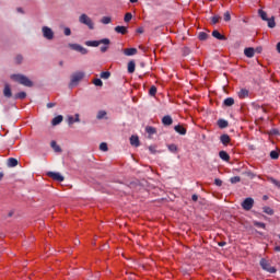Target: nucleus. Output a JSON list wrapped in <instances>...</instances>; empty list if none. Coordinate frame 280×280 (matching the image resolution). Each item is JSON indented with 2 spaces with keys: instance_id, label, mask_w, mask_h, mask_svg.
<instances>
[{
  "instance_id": "obj_45",
  "label": "nucleus",
  "mask_w": 280,
  "mask_h": 280,
  "mask_svg": "<svg viewBox=\"0 0 280 280\" xmlns=\"http://www.w3.org/2000/svg\"><path fill=\"white\" fill-rule=\"evenodd\" d=\"M270 158L273 159V160L279 159V152H277V151H271V152H270Z\"/></svg>"
},
{
  "instance_id": "obj_1",
  "label": "nucleus",
  "mask_w": 280,
  "mask_h": 280,
  "mask_svg": "<svg viewBox=\"0 0 280 280\" xmlns=\"http://www.w3.org/2000/svg\"><path fill=\"white\" fill-rule=\"evenodd\" d=\"M11 79H13L14 82H19V84H22L23 86L32 88L34 86V83L30 78L23 74H12Z\"/></svg>"
},
{
  "instance_id": "obj_37",
  "label": "nucleus",
  "mask_w": 280,
  "mask_h": 280,
  "mask_svg": "<svg viewBox=\"0 0 280 280\" xmlns=\"http://www.w3.org/2000/svg\"><path fill=\"white\" fill-rule=\"evenodd\" d=\"M268 27L272 28L276 27L277 23L275 22V18L268 19Z\"/></svg>"
},
{
  "instance_id": "obj_25",
  "label": "nucleus",
  "mask_w": 280,
  "mask_h": 280,
  "mask_svg": "<svg viewBox=\"0 0 280 280\" xmlns=\"http://www.w3.org/2000/svg\"><path fill=\"white\" fill-rule=\"evenodd\" d=\"M218 126H219V128H228L229 127V121H226L224 119H219L218 120Z\"/></svg>"
},
{
  "instance_id": "obj_41",
  "label": "nucleus",
  "mask_w": 280,
  "mask_h": 280,
  "mask_svg": "<svg viewBox=\"0 0 280 280\" xmlns=\"http://www.w3.org/2000/svg\"><path fill=\"white\" fill-rule=\"evenodd\" d=\"M101 78L103 80H108V78H110V72H108V71L102 72Z\"/></svg>"
},
{
  "instance_id": "obj_60",
  "label": "nucleus",
  "mask_w": 280,
  "mask_h": 280,
  "mask_svg": "<svg viewBox=\"0 0 280 280\" xmlns=\"http://www.w3.org/2000/svg\"><path fill=\"white\" fill-rule=\"evenodd\" d=\"M18 12H23V9L19 8V9H18Z\"/></svg>"
},
{
  "instance_id": "obj_57",
  "label": "nucleus",
  "mask_w": 280,
  "mask_h": 280,
  "mask_svg": "<svg viewBox=\"0 0 280 280\" xmlns=\"http://www.w3.org/2000/svg\"><path fill=\"white\" fill-rule=\"evenodd\" d=\"M139 34H143V28H138Z\"/></svg>"
},
{
  "instance_id": "obj_47",
  "label": "nucleus",
  "mask_w": 280,
  "mask_h": 280,
  "mask_svg": "<svg viewBox=\"0 0 280 280\" xmlns=\"http://www.w3.org/2000/svg\"><path fill=\"white\" fill-rule=\"evenodd\" d=\"M214 185H217V187H222V179L215 178L214 179Z\"/></svg>"
},
{
  "instance_id": "obj_59",
  "label": "nucleus",
  "mask_w": 280,
  "mask_h": 280,
  "mask_svg": "<svg viewBox=\"0 0 280 280\" xmlns=\"http://www.w3.org/2000/svg\"><path fill=\"white\" fill-rule=\"evenodd\" d=\"M3 178V173H0V180Z\"/></svg>"
},
{
  "instance_id": "obj_11",
  "label": "nucleus",
  "mask_w": 280,
  "mask_h": 280,
  "mask_svg": "<svg viewBox=\"0 0 280 280\" xmlns=\"http://www.w3.org/2000/svg\"><path fill=\"white\" fill-rule=\"evenodd\" d=\"M163 126H172L174 124V119H172V116L166 115L162 118Z\"/></svg>"
},
{
  "instance_id": "obj_28",
  "label": "nucleus",
  "mask_w": 280,
  "mask_h": 280,
  "mask_svg": "<svg viewBox=\"0 0 280 280\" xmlns=\"http://www.w3.org/2000/svg\"><path fill=\"white\" fill-rule=\"evenodd\" d=\"M50 145H51L52 150H55V152H62V149H60V145H58V143H56V141H51Z\"/></svg>"
},
{
  "instance_id": "obj_26",
  "label": "nucleus",
  "mask_w": 280,
  "mask_h": 280,
  "mask_svg": "<svg viewBox=\"0 0 280 280\" xmlns=\"http://www.w3.org/2000/svg\"><path fill=\"white\" fill-rule=\"evenodd\" d=\"M258 14L262 21H268V14L264 10H258Z\"/></svg>"
},
{
  "instance_id": "obj_35",
  "label": "nucleus",
  "mask_w": 280,
  "mask_h": 280,
  "mask_svg": "<svg viewBox=\"0 0 280 280\" xmlns=\"http://www.w3.org/2000/svg\"><path fill=\"white\" fill-rule=\"evenodd\" d=\"M198 38L199 40H207V38H209V35L205 32H200Z\"/></svg>"
},
{
  "instance_id": "obj_30",
  "label": "nucleus",
  "mask_w": 280,
  "mask_h": 280,
  "mask_svg": "<svg viewBox=\"0 0 280 280\" xmlns=\"http://www.w3.org/2000/svg\"><path fill=\"white\" fill-rule=\"evenodd\" d=\"M136 69V63L135 61H129L128 62V73H132Z\"/></svg>"
},
{
  "instance_id": "obj_33",
  "label": "nucleus",
  "mask_w": 280,
  "mask_h": 280,
  "mask_svg": "<svg viewBox=\"0 0 280 280\" xmlns=\"http://www.w3.org/2000/svg\"><path fill=\"white\" fill-rule=\"evenodd\" d=\"M242 180L241 176H234L230 178V183H232V185H235L237 183H240Z\"/></svg>"
},
{
  "instance_id": "obj_53",
  "label": "nucleus",
  "mask_w": 280,
  "mask_h": 280,
  "mask_svg": "<svg viewBox=\"0 0 280 280\" xmlns=\"http://www.w3.org/2000/svg\"><path fill=\"white\" fill-rule=\"evenodd\" d=\"M54 106H56V103H48L47 104V108H54Z\"/></svg>"
},
{
  "instance_id": "obj_58",
  "label": "nucleus",
  "mask_w": 280,
  "mask_h": 280,
  "mask_svg": "<svg viewBox=\"0 0 280 280\" xmlns=\"http://www.w3.org/2000/svg\"><path fill=\"white\" fill-rule=\"evenodd\" d=\"M130 1V3H137V1H139V0H129Z\"/></svg>"
},
{
  "instance_id": "obj_20",
  "label": "nucleus",
  "mask_w": 280,
  "mask_h": 280,
  "mask_svg": "<svg viewBox=\"0 0 280 280\" xmlns=\"http://www.w3.org/2000/svg\"><path fill=\"white\" fill-rule=\"evenodd\" d=\"M174 130L177 131L178 135H187V129L180 125L175 126Z\"/></svg>"
},
{
  "instance_id": "obj_27",
  "label": "nucleus",
  "mask_w": 280,
  "mask_h": 280,
  "mask_svg": "<svg viewBox=\"0 0 280 280\" xmlns=\"http://www.w3.org/2000/svg\"><path fill=\"white\" fill-rule=\"evenodd\" d=\"M27 97V94L25 92H19L14 95V100H25Z\"/></svg>"
},
{
  "instance_id": "obj_9",
  "label": "nucleus",
  "mask_w": 280,
  "mask_h": 280,
  "mask_svg": "<svg viewBox=\"0 0 280 280\" xmlns=\"http://www.w3.org/2000/svg\"><path fill=\"white\" fill-rule=\"evenodd\" d=\"M47 176L52 178V180H57V183H62V180H65V177L60 173L48 172Z\"/></svg>"
},
{
  "instance_id": "obj_15",
  "label": "nucleus",
  "mask_w": 280,
  "mask_h": 280,
  "mask_svg": "<svg viewBox=\"0 0 280 280\" xmlns=\"http://www.w3.org/2000/svg\"><path fill=\"white\" fill-rule=\"evenodd\" d=\"M219 156L222 161H226V162L231 161V155H229L226 151H220Z\"/></svg>"
},
{
  "instance_id": "obj_31",
  "label": "nucleus",
  "mask_w": 280,
  "mask_h": 280,
  "mask_svg": "<svg viewBox=\"0 0 280 280\" xmlns=\"http://www.w3.org/2000/svg\"><path fill=\"white\" fill-rule=\"evenodd\" d=\"M269 183H272L278 189H280V182L275 179V177H268Z\"/></svg>"
},
{
  "instance_id": "obj_46",
  "label": "nucleus",
  "mask_w": 280,
  "mask_h": 280,
  "mask_svg": "<svg viewBox=\"0 0 280 280\" xmlns=\"http://www.w3.org/2000/svg\"><path fill=\"white\" fill-rule=\"evenodd\" d=\"M149 152H151V154H156V147L155 145L149 147Z\"/></svg>"
},
{
  "instance_id": "obj_38",
  "label": "nucleus",
  "mask_w": 280,
  "mask_h": 280,
  "mask_svg": "<svg viewBox=\"0 0 280 280\" xmlns=\"http://www.w3.org/2000/svg\"><path fill=\"white\" fill-rule=\"evenodd\" d=\"M124 21L125 23H130V21H132V13H126Z\"/></svg>"
},
{
  "instance_id": "obj_40",
  "label": "nucleus",
  "mask_w": 280,
  "mask_h": 280,
  "mask_svg": "<svg viewBox=\"0 0 280 280\" xmlns=\"http://www.w3.org/2000/svg\"><path fill=\"white\" fill-rule=\"evenodd\" d=\"M149 95H151V97H154V95H156V86L152 85L150 88Z\"/></svg>"
},
{
  "instance_id": "obj_12",
  "label": "nucleus",
  "mask_w": 280,
  "mask_h": 280,
  "mask_svg": "<svg viewBox=\"0 0 280 280\" xmlns=\"http://www.w3.org/2000/svg\"><path fill=\"white\" fill-rule=\"evenodd\" d=\"M114 30L116 34H122V35L128 34V27L126 26H116Z\"/></svg>"
},
{
  "instance_id": "obj_29",
  "label": "nucleus",
  "mask_w": 280,
  "mask_h": 280,
  "mask_svg": "<svg viewBox=\"0 0 280 280\" xmlns=\"http://www.w3.org/2000/svg\"><path fill=\"white\" fill-rule=\"evenodd\" d=\"M233 104H235V100L233 97H228L224 100L225 106H233Z\"/></svg>"
},
{
  "instance_id": "obj_6",
  "label": "nucleus",
  "mask_w": 280,
  "mask_h": 280,
  "mask_svg": "<svg viewBox=\"0 0 280 280\" xmlns=\"http://www.w3.org/2000/svg\"><path fill=\"white\" fill-rule=\"evenodd\" d=\"M68 47H70V49H72L73 51L82 54V56H86V54H89V50L80 44H69Z\"/></svg>"
},
{
  "instance_id": "obj_7",
  "label": "nucleus",
  "mask_w": 280,
  "mask_h": 280,
  "mask_svg": "<svg viewBox=\"0 0 280 280\" xmlns=\"http://www.w3.org/2000/svg\"><path fill=\"white\" fill-rule=\"evenodd\" d=\"M42 32L44 38L47 40H54V31L49 26H43Z\"/></svg>"
},
{
  "instance_id": "obj_43",
  "label": "nucleus",
  "mask_w": 280,
  "mask_h": 280,
  "mask_svg": "<svg viewBox=\"0 0 280 280\" xmlns=\"http://www.w3.org/2000/svg\"><path fill=\"white\" fill-rule=\"evenodd\" d=\"M223 19L226 23H229V21H231V13L229 11H226L223 15Z\"/></svg>"
},
{
  "instance_id": "obj_21",
  "label": "nucleus",
  "mask_w": 280,
  "mask_h": 280,
  "mask_svg": "<svg viewBox=\"0 0 280 280\" xmlns=\"http://www.w3.org/2000/svg\"><path fill=\"white\" fill-rule=\"evenodd\" d=\"M16 165H19V160L14 158H10L8 160V167H16Z\"/></svg>"
},
{
  "instance_id": "obj_42",
  "label": "nucleus",
  "mask_w": 280,
  "mask_h": 280,
  "mask_svg": "<svg viewBox=\"0 0 280 280\" xmlns=\"http://www.w3.org/2000/svg\"><path fill=\"white\" fill-rule=\"evenodd\" d=\"M96 117L97 119H104L106 117V110H100Z\"/></svg>"
},
{
  "instance_id": "obj_17",
  "label": "nucleus",
  "mask_w": 280,
  "mask_h": 280,
  "mask_svg": "<svg viewBox=\"0 0 280 280\" xmlns=\"http://www.w3.org/2000/svg\"><path fill=\"white\" fill-rule=\"evenodd\" d=\"M130 144L135 148H139V137L138 136H131L130 137Z\"/></svg>"
},
{
  "instance_id": "obj_18",
  "label": "nucleus",
  "mask_w": 280,
  "mask_h": 280,
  "mask_svg": "<svg viewBox=\"0 0 280 280\" xmlns=\"http://www.w3.org/2000/svg\"><path fill=\"white\" fill-rule=\"evenodd\" d=\"M213 38H217V40H226V36L221 35L218 31L212 32Z\"/></svg>"
},
{
  "instance_id": "obj_24",
  "label": "nucleus",
  "mask_w": 280,
  "mask_h": 280,
  "mask_svg": "<svg viewBox=\"0 0 280 280\" xmlns=\"http://www.w3.org/2000/svg\"><path fill=\"white\" fill-rule=\"evenodd\" d=\"M62 119H63L62 115L55 117L51 121L52 126H58L59 124H62Z\"/></svg>"
},
{
  "instance_id": "obj_44",
  "label": "nucleus",
  "mask_w": 280,
  "mask_h": 280,
  "mask_svg": "<svg viewBox=\"0 0 280 280\" xmlns=\"http://www.w3.org/2000/svg\"><path fill=\"white\" fill-rule=\"evenodd\" d=\"M220 16L219 15H214L212 16L211 21H212V24L215 25L217 23H220Z\"/></svg>"
},
{
  "instance_id": "obj_51",
  "label": "nucleus",
  "mask_w": 280,
  "mask_h": 280,
  "mask_svg": "<svg viewBox=\"0 0 280 280\" xmlns=\"http://www.w3.org/2000/svg\"><path fill=\"white\" fill-rule=\"evenodd\" d=\"M15 60L18 65H21L23 62V56L19 55Z\"/></svg>"
},
{
  "instance_id": "obj_48",
  "label": "nucleus",
  "mask_w": 280,
  "mask_h": 280,
  "mask_svg": "<svg viewBox=\"0 0 280 280\" xmlns=\"http://www.w3.org/2000/svg\"><path fill=\"white\" fill-rule=\"evenodd\" d=\"M255 226H258L259 229H266V223L262 222H256Z\"/></svg>"
},
{
  "instance_id": "obj_4",
  "label": "nucleus",
  "mask_w": 280,
  "mask_h": 280,
  "mask_svg": "<svg viewBox=\"0 0 280 280\" xmlns=\"http://www.w3.org/2000/svg\"><path fill=\"white\" fill-rule=\"evenodd\" d=\"M85 45H88V47H100V45H110V39L103 38L100 40H90L86 42Z\"/></svg>"
},
{
  "instance_id": "obj_56",
  "label": "nucleus",
  "mask_w": 280,
  "mask_h": 280,
  "mask_svg": "<svg viewBox=\"0 0 280 280\" xmlns=\"http://www.w3.org/2000/svg\"><path fill=\"white\" fill-rule=\"evenodd\" d=\"M275 250H276L277 253H280V246H276V247H275Z\"/></svg>"
},
{
  "instance_id": "obj_14",
  "label": "nucleus",
  "mask_w": 280,
  "mask_h": 280,
  "mask_svg": "<svg viewBox=\"0 0 280 280\" xmlns=\"http://www.w3.org/2000/svg\"><path fill=\"white\" fill-rule=\"evenodd\" d=\"M220 141L221 143H223V145H228L229 143H231V137L229 135H222L220 137Z\"/></svg>"
},
{
  "instance_id": "obj_52",
  "label": "nucleus",
  "mask_w": 280,
  "mask_h": 280,
  "mask_svg": "<svg viewBox=\"0 0 280 280\" xmlns=\"http://www.w3.org/2000/svg\"><path fill=\"white\" fill-rule=\"evenodd\" d=\"M191 200H192L194 202H198V195H192Z\"/></svg>"
},
{
  "instance_id": "obj_10",
  "label": "nucleus",
  "mask_w": 280,
  "mask_h": 280,
  "mask_svg": "<svg viewBox=\"0 0 280 280\" xmlns=\"http://www.w3.org/2000/svg\"><path fill=\"white\" fill-rule=\"evenodd\" d=\"M74 117L73 116H68L69 126H73V124L80 122V114H75Z\"/></svg>"
},
{
  "instance_id": "obj_2",
  "label": "nucleus",
  "mask_w": 280,
  "mask_h": 280,
  "mask_svg": "<svg viewBox=\"0 0 280 280\" xmlns=\"http://www.w3.org/2000/svg\"><path fill=\"white\" fill-rule=\"evenodd\" d=\"M84 71H77L74 73L71 74L70 77V89H73V86H78V84H80V82H82V80H84Z\"/></svg>"
},
{
  "instance_id": "obj_34",
  "label": "nucleus",
  "mask_w": 280,
  "mask_h": 280,
  "mask_svg": "<svg viewBox=\"0 0 280 280\" xmlns=\"http://www.w3.org/2000/svg\"><path fill=\"white\" fill-rule=\"evenodd\" d=\"M167 149L170 150V152H173V153L178 152V147L176 144H168Z\"/></svg>"
},
{
  "instance_id": "obj_23",
  "label": "nucleus",
  "mask_w": 280,
  "mask_h": 280,
  "mask_svg": "<svg viewBox=\"0 0 280 280\" xmlns=\"http://www.w3.org/2000/svg\"><path fill=\"white\" fill-rule=\"evenodd\" d=\"M4 97H12V90L10 89V85H5L3 90Z\"/></svg>"
},
{
  "instance_id": "obj_49",
  "label": "nucleus",
  "mask_w": 280,
  "mask_h": 280,
  "mask_svg": "<svg viewBox=\"0 0 280 280\" xmlns=\"http://www.w3.org/2000/svg\"><path fill=\"white\" fill-rule=\"evenodd\" d=\"M63 33H65V36H71V28L66 27V28L63 30Z\"/></svg>"
},
{
  "instance_id": "obj_5",
  "label": "nucleus",
  "mask_w": 280,
  "mask_h": 280,
  "mask_svg": "<svg viewBox=\"0 0 280 280\" xmlns=\"http://www.w3.org/2000/svg\"><path fill=\"white\" fill-rule=\"evenodd\" d=\"M260 266L262 268V270H266L267 272H270L271 275H275V272H277V269L272 266H270V262H268V260H266L265 258L260 259Z\"/></svg>"
},
{
  "instance_id": "obj_8",
  "label": "nucleus",
  "mask_w": 280,
  "mask_h": 280,
  "mask_svg": "<svg viewBox=\"0 0 280 280\" xmlns=\"http://www.w3.org/2000/svg\"><path fill=\"white\" fill-rule=\"evenodd\" d=\"M255 206V200L250 197L246 198L243 202H242V208L245 211H250V209H253V207Z\"/></svg>"
},
{
  "instance_id": "obj_3",
  "label": "nucleus",
  "mask_w": 280,
  "mask_h": 280,
  "mask_svg": "<svg viewBox=\"0 0 280 280\" xmlns=\"http://www.w3.org/2000/svg\"><path fill=\"white\" fill-rule=\"evenodd\" d=\"M79 23H81V25H86L89 30H95V22H93V19L85 13H82L79 16Z\"/></svg>"
},
{
  "instance_id": "obj_39",
  "label": "nucleus",
  "mask_w": 280,
  "mask_h": 280,
  "mask_svg": "<svg viewBox=\"0 0 280 280\" xmlns=\"http://www.w3.org/2000/svg\"><path fill=\"white\" fill-rule=\"evenodd\" d=\"M93 84L95 86H104V82H102V79H94Z\"/></svg>"
},
{
  "instance_id": "obj_50",
  "label": "nucleus",
  "mask_w": 280,
  "mask_h": 280,
  "mask_svg": "<svg viewBox=\"0 0 280 280\" xmlns=\"http://www.w3.org/2000/svg\"><path fill=\"white\" fill-rule=\"evenodd\" d=\"M101 51H102V54H106V51H108V45L102 46Z\"/></svg>"
},
{
  "instance_id": "obj_55",
  "label": "nucleus",
  "mask_w": 280,
  "mask_h": 280,
  "mask_svg": "<svg viewBox=\"0 0 280 280\" xmlns=\"http://www.w3.org/2000/svg\"><path fill=\"white\" fill-rule=\"evenodd\" d=\"M219 246H226V242H220Z\"/></svg>"
},
{
  "instance_id": "obj_22",
  "label": "nucleus",
  "mask_w": 280,
  "mask_h": 280,
  "mask_svg": "<svg viewBox=\"0 0 280 280\" xmlns=\"http://www.w3.org/2000/svg\"><path fill=\"white\" fill-rule=\"evenodd\" d=\"M101 23H102L103 25H108V24L113 23V18H110V16H103V18L101 19Z\"/></svg>"
},
{
  "instance_id": "obj_19",
  "label": "nucleus",
  "mask_w": 280,
  "mask_h": 280,
  "mask_svg": "<svg viewBox=\"0 0 280 280\" xmlns=\"http://www.w3.org/2000/svg\"><path fill=\"white\" fill-rule=\"evenodd\" d=\"M125 56H136L137 54V48H126L124 49Z\"/></svg>"
},
{
  "instance_id": "obj_54",
  "label": "nucleus",
  "mask_w": 280,
  "mask_h": 280,
  "mask_svg": "<svg viewBox=\"0 0 280 280\" xmlns=\"http://www.w3.org/2000/svg\"><path fill=\"white\" fill-rule=\"evenodd\" d=\"M277 51L280 54V42L277 44Z\"/></svg>"
},
{
  "instance_id": "obj_16",
  "label": "nucleus",
  "mask_w": 280,
  "mask_h": 280,
  "mask_svg": "<svg viewBox=\"0 0 280 280\" xmlns=\"http://www.w3.org/2000/svg\"><path fill=\"white\" fill-rule=\"evenodd\" d=\"M240 100H244L246 97H248V90L246 89H241L237 93Z\"/></svg>"
},
{
  "instance_id": "obj_32",
  "label": "nucleus",
  "mask_w": 280,
  "mask_h": 280,
  "mask_svg": "<svg viewBox=\"0 0 280 280\" xmlns=\"http://www.w3.org/2000/svg\"><path fill=\"white\" fill-rule=\"evenodd\" d=\"M145 132H148V135H156V128L148 126Z\"/></svg>"
},
{
  "instance_id": "obj_13",
  "label": "nucleus",
  "mask_w": 280,
  "mask_h": 280,
  "mask_svg": "<svg viewBox=\"0 0 280 280\" xmlns=\"http://www.w3.org/2000/svg\"><path fill=\"white\" fill-rule=\"evenodd\" d=\"M244 55L246 56V58H253L255 56V48H245Z\"/></svg>"
},
{
  "instance_id": "obj_36",
  "label": "nucleus",
  "mask_w": 280,
  "mask_h": 280,
  "mask_svg": "<svg viewBox=\"0 0 280 280\" xmlns=\"http://www.w3.org/2000/svg\"><path fill=\"white\" fill-rule=\"evenodd\" d=\"M100 150H101L102 152H108V144H107L106 142H102V143L100 144Z\"/></svg>"
}]
</instances>
